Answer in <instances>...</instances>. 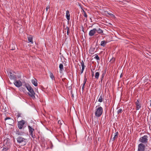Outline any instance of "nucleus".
Listing matches in <instances>:
<instances>
[{"instance_id": "obj_25", "label": "nucleus", "mask_w": 151, "mask_h": 151, "mask_svg": "<svg viewBox=\"0 0 151 151\" xmlns=\"http://www.w3.org/2000/svg\"><path fill=\"white\" fill-rule=\"evenodd\" d=\"M122 112V109H119L117 111V114H119L121 113Z\"/></svg>"}, {"instance_id": "obj_20", "label": "nucleus", "mask_w": 151, "mask_h": 151, "mask_svg": "<svg viewBox=\"0 0 151 151\" xmlns=\"http://www.w3.org/2000/svg\"><path fill=\"white\" fill-rule=\"evenodd\" d=\"M118 132L115 133V134L114 137L112 138V141H114L115 140V139L117 138L118 136Z\"/></svg>"}, {"instance_id": "obj_22", "label": "nucleus", "mask_w": 151, "mask_h": 151, "mask_svg": "<svg viewBox=\"0 0 151 151\" xmlns=\"http://www.w3.org/2000/svg\"><path fill=\"white\" fill-rule=\"evenodd\" d=\"M50 76L52 80H55V78H54V76H53V74L52 73H50Z\"/></svg>"}, {"instance_id": "obj_9", "label": "nucleus", "mask_w": 151, "mask_h": 151, "mask_svg": "<svg viewBox=\"0 0 151 151\" xmlns=\"http://www.w3.org/2000/svg\"><path fill=\"white\" fill-rule=\"evenodd\" d=\"M5 120L6 121V123L9 125H12L14 122L13 119L9 117H6L5 119Z\"/></svg>"}, {"instance_id": "obj_40", "label": "nucleus", "mask_w": 151, "mask_h": 151, "mask_svg": "<svg viewBox=\"0 0 151 151\" xmlns=\"http://www.w3.org/2000/svg\"><path fill=\"white\" fill-rule=\"evenodd\" d=\"M84 78H86V75L85 74L84 75Z\"/></svg>"}, {"instance_id": "obj_30", "label": "nucleus", "mask_w": 151, "mask_h": 151, "mask_svg": "<svg viewBox=\"0 0 151 151\" xmlns=\"http://www.w3.org/2000/svg\"><path fill=\"white\" fill-rule=\"evenodd\" d=\"M50 6H48L46 7V12H47V10H48V9H50Z\"/></svg>"}, {"instance_id": "obj_13", "label": "nucleus", "mask_w": 151, "mask_h": 151, "mask_svg": "<svg viewBox=\"0 0 151 151\" xmlns=\"http://www.w3.org/2000/svg\"><path fill=\"white\" fill-rule=\"evenodd\" d=\"M32 83L35 86H37V83L36 79H32Z\"/></svg>"}, {"instance_id": "obj_21", "label": "nucleus", "mask_w": 151, "mask_h": 151, "mask_svg": "<svg viewBox=\"0 0 151 151\" xmlns=\"http://www.w3.org/2000/svg\"><path fill=\"white\" fill-rule=\"evenodd\" d=\"M100 74L99 72H96L95 73V78L97 79H98L99 76Z\"/></svg>"}, {"instance_id": "obj_11", "label": "nucleus", "mask_w": 151, "mask_h": 151, "mask_svg": "<svg viewBox=\"0 0 151 151\" xmlns=\"http://www.w3.org/2000/svg\"><path fill=\"white\" fill-rule=\"evenodd\" d=\"M96 28L93 29L91 30L89 33V35L90 36H93L96 33Z\"/></svg>"}, {"instance_id": "obj_26", "label": "nucleus", "mask_w": 151, "mask_h": 151, "mask_svg": "<svg viewBox=\"0 0 151 151\" xmlns=\"http://www.w3.org/2000/svg\"><path fill=\"white\" fill-rule=\"evenodd\" d=\"M108 14L112 18L115 17V16L112 14L111 13H108Z\"/></svg>"}, {"instance_id": "obj_16", "label": "nucleus", "mask_w": 151, "mask_h": 151, "mask_svg": "<svg viewBox=\"0 0 151 151\" xmlns=\"http://www.w3.org/2000/svg\"><path fill=\"white\" fill-rule=\"evenodd\" d=\"M70 14L69 13V12L68 10H67L66 12V18L68 20H69L70 19Z\"/></svg>"}, {"instance_id": "obj_10", "label": "nucleus", "mask_w": 151, "mask_h": 151, "mask_svg": "<svg viewBox=\"0 0 151 151\" xmlns=\"http://www.w3.org/2000/svg\"><path fill=\"white\" fill-rule=\"evenodd\" d=\"M14 80V83L16 87H19L22 86V83L20 80H17L16 79Z\"/></svg>"}, {"instance_id": "obj_32", "label": "nucleus", "mask_w": 151, "mask_h": 151, "mask_svg": "<svg viewBox=\"0 0 151 151\" xmlns=\"http://www.w3.org/2000/svg\"><path fill=\"white\" fill-rule=\"evenodd\" d=\"M69 32H70V29H69V28H68V30H67V34L68 35Z\"/></svg>"}, {"instance_id": "obj_33", "label": "nucleus", "mask_w": 151, "mask_h": 151, "mask_svg": "<svg viewBox=\"0 0 151 151\" xmlns=\"http://www.w3.org/2000/svg\"><path fill=\"white\" fill-rule=\"evenodd\" d=\"M84 68H82V69L81 70V74L83 72V71L84 70Z\"/></svg>"}, {"instance_id": "obj_37", "label": "nucleus", "mask_w": 151, "mask_h": 151, "mask_svg": "<svg viewBox=\"0 0 151 151\" xmlns=\"http://www.w3.org/2000/svg\"><path fill=\"white\" fill-rule=\"evenodd\" d=\"M82 31H83L84 32V28L83 26H82Z\"/></svg>"}, {"instance_id": "obj_14", "label": "nucleus", "mask_w": 151, "mask_h": 151, "mask_svg": "<svg viewBox=\"0 0 151 151\" xmlns=\"http://www.w3.org/2000/svg\"><path fill=\"white\" fill-rule=\"evenodd\" d=\"M103 99L104 95L102 94H101L99 97L98 101L99 102H101L103 101Z\"/></svg>"}, {"instance_id": "obj_42", "label": "nucleus", "mask_w": 151, "mask_h": 151, "mask_svg": "<svg viewBox=\"0 0 151 151\" xmlns=\"http://www.w3.org/2000/svg\"><path fill=\"white\" fill-rule=\"evenodd\" d=\"M64 79H64L63 78V79H62V81H64Z\"/></svg>"}, {"instance_id": "obj_1", "label": "nucleus", "mask_w": 151, "mask_h": 151, "mask_svg": "<svg viewBox=\"0 0 151 151\" xmlns=\"http://www.w3.org/2000/svg\"><path fill=\"white\" fill-rule=\"evenodd\" d=\"M26 87L29 91V92L28 93V95L33 99H34L35 98V93L32 87L29 85H26Z\"/></svg>"}, {"instance_id": "obj_15", "label": "nucleus", "mask_w": 151, "mask_h": 151, "mask_svg": "<svg viewBox=\"0 0 151 151\" xmlns=\"http://www.w3.org/2000/svg\"><path fill=\"white\" fill-rule=\"evenodd\" d=\"M97 33L99 34H101L102 35H104L103 34V31L101 29L99 28L98 30L96 29V31Z\"/></svg>"}, {"instance_id": "obj_17", "label": "nucleus", "mask_w": 151, "mask_h": 151, "mask_svg": "<svg viewBox=\"0 0 151 151\" xmlns=\"http://www.w3.org/2000/svg\"><path fill=\"white\" fill-rule=\"evenodd\" d=\"M32 39V37L31 36L30 37H28V40L29 42H31L32 44L33 43Z\"/></svg>"}, {"instance_id": "obj_36", "label": "nucleus", "mask_w": 151, "mask_h": 151, "mask_svg": "<svg viewBox=\"0 0 151 151\" xmlns=\"http://www.w3.org/2000/svg\"><path fill=\"white\" fill-rule=\"evenodd\" d=\"M85 84H83V85L82 86V90L83 91L84 89V86H85Z\"/></svg>"}, {"instance_id": "obj_5", "label": "nucleus", "mask_w": 151, "mask_h": 151, "mask_svg": "<svg viewBox=\"0 0 151 151\" xmlns=\"http://www.w3.org/2000/svg\"><path fill=\"white\" fill-rule=\"evenodd\" d=\"M28 128L29 129V134L33 138H34L35 137V135L34 133L35 131L34 129L30 126H28Z\"/></svg>"}, {"instance_id": "obj_44", "label": "nucleus", "mask_w": 151, "mask_h": 151, "mask_svg": "<svg viewBox=\"0 0 151 151\" xmlns=\"http://www.w3.org/2000/svg\"><path fill=\"white\" fill-rule=\"evenodd\" d=\"M72 96H73V95H72Z\"/></svg>"}, {"instance_id": "obj_39", "label": "nucleus", "mask_w": 151, "mask_h": 151, "mask_svg": "<svg viewBox=\"0 0 151 151\" xmlns=\"http://www.w3.org/2000/svg\"><path fill=\"white\" fill-rule=\"evenodd\" d=\"M68 28H69L68 27H67L66 28H65V29H67L68 30Z\"/></svg>"}, {"instance_id": "obj_6", "label": "nucleus", "mask_w": 151, "mask_h": 151, "mask_svg": "<svg viewBox=\"0 0 151 151\" xmlns=\"http://www.w3.org/2000/svg\"><path fill=\"white\" fill-rule=\"evenodd\" d=\"M12 70H10L9 72V74H8V75H9V77L11 79L15 80L17 78V76L15 74V73L14 72H12Z\"/></svg>"}, {"instance_id": "obj_43", "label": "nucleus", "mask_w": 151, "mask_h": 151, "mask_svg": "<svg viewBox=\"0 0 151 151\" xmlns=\"http://www.w3.org/2000/svg\"><path fill=\"white\" fill-rule=\"evenodd\" d=\"M14 49H12V50H14Z\"/></svg>"}, {"instance_id": "obj_8", "label": "nucleus", "mask_w": 151, "mask_h": 151, "mask_svg": "<svg viewBox=\"0 0 151 151\" xmlns=\"http://www.w3.org/2000/svg\"><path fill=\"white\" fill-rule=\"evenodd\" d=\"M145 146L143 143L139 144L138 146V149L137 151H145Z\"/></svg>"}, {"instance_id": "obj_23", "label": "nucleus", "mask_w": 151, "mask_h": 151, "mask_svg": "<svg viewBox=\"0 0 151 151\" xmlns=\"http://www.w3.org/2000/svg\"><path fill=\"white\" fill-rule=\"evenodd\" d=\"M81 65L82 66V68H85V65H84V63L83 62V60H82V61L81 62Z\"/></svg>"}, {"instance_id": "obj_7", "label": "nucleus", "mask_w": 151, "mask_h": 151, "mask_svg": "<svg viewBox=\"0 0 151 151\" xmlns=\"http://www.w3.org/2000/svg\"><path fill=\"white\" fill-rule=\"evenodd\" d=\"M25 122L24 120H21L18 123V127L19 129H22L23 128L24 125L25 124Z\"/></svg>"}, {"instance_id": "obj_19", "label": "nucleus", "mask_w": 151, "mask_h": 151, "mask_svg": "<svg viewBox=\"0 0 151 151\" xmlns=\"http://www.w3.org/2000/svg\"><path fill=\"white\" fill-rule=\"evenodd\" d=\"M59 68L60 71H63L64 70L63 66V64H60L59 65Z\"/></svg>"}, {"instance_id": "obj_41", "label": "nucleus", "mask_w": 151, "mask_h": 151, "mask_svg": "<svg viewBox=\"0 0 151 151\" xmlns=\"http://www.w3.org/2000/svg\"><path fill=\"white\" fill-rule=\"evenodd\" d=\"M59 122H60V120L58 121V123L59 124Z\"/></svg>"}, {"instance_id": "obj_3", "label": "nucleus", "mask_w": 151, "mask_h": 151, "mask_svg": "<svg viewBox=\"0 0 151 151\" xmlns=\"http://www.w3.org/2000/svg\"><path fill=\"white\" fill-rule=\"evenodd\" d=\"M17 142L19 143H22L23 146L26 145L27 142V139L21 136H19L17 139Z\"/></svg>"}, {"instance_id": "obj_31", "label": "nucleus", "mask_w": 151, "mask_h": 151, "mask_svg": "<svg viewBox=\"0 0 151 151\" xmlns=\"http://www.w3.org/2000/svg\"><path fill=\"white\" fill-rule=\"evenodd\" d=\"M86 81H87V78H85L84 81H83V84H85V83L86 82Z\"/></svg>"}, {"instance_id": "obj_12", "label": "nucleus", "mask_w": 151, "mask_h": 151, "mask_svg": "<svg viewBox=\"0 0 151 151\" xmlns=\"http://www.w3.org/2000/svg\"><path fill=\"white\" fill-rule=\"evenodd\" d=\"M135 104L136 106L137 110H139L141 107V105L138 100H137L136 101Z\"/></svg>"}, {"instance_id": "obj_27", "label": "nucleus", "mask_w": 151, "mask_h": 151, "mask_svg": "<svg viewBox=\"0 0 151 151\" xmlns=\"http://www.w3.org/2000/svg\"><path fill=\"white\" fill-rule=\"evenodd\" d=\"M83 13L84 14L83 15L85 17H86V18H87V14H86V12L84 10H83Z\"/></svg>"}, {"instance_id": "obj_34", "label": "nucleus", "mask_w": 151, "mask_h": 151, "mask_svg": "<svg viewBox=\"0 0 151 151\" xmlns=\"http://www.w3.org/2000/svg\"><path fill=\"white\" fill-rule=\"evenodd\" d=\"M91 71L92 72V77H93V76H94V72L92 70H91Z\"/></svg>"}, {"instance_id": "obj_24", "label": "nucleus", "mask_w": 151, "mask_h": 151, "mask_svg": "<svg viewBox=\"0 0 151 151\" xmlns=\"http://www.w3.org/2000/svg\"><path fill=\"white\" fill-rule=\"evenodd\" d=\"M102 73L101 75V80L102 81L103 79V78L104 76V75L106 73V71L102 72Z\"/></svg>"}, {"instance_id": "obj_4", "label": "nucleus", "mask_w": 151, "mask_h": 151, "mask_svg": "<svg viewBox=\"0 0 151 151\" xmlns=\"http://www.w3.org/2000/svg\"><path fill=\"white\" fill-rule=\"evenodd\" d=\"M147 137V135H144L139 138V141L143 144L146 143L148 141Z\"/></svg>"}, {"instance_id": "obj_18", "label": "nucleus", "mask_w": 151, "mask_h": 151, "mask_svg": "<svg viewBox=\"0 0 151 151\" xmlns=\"http://www.w3.org/2000/svg\"><path fill=\"white\" fill-rule=\"evenodd\" d=\"M107 43V41L104 40L101 42V45L103 47H104Z\"/></svg>"}, {"instance_id": "obj_2", "label": "nucleus", "mask_w": 151, "mask_h": 151, "mask_svg": "<svg viewBox=\"0 0 151 151\" xmlns=\"http://www.w3.org/2000/svg\"><path fill=\"white\" fill-rule=\"evenodd\" d=\"M96 108L95 112V116L97 117H99L102 114L103 109L101 107L98 106H96Z\"/></svg>"}, {"instance_id": "obj_35", "label": "nucleus", "mask_w": 151, "mask_h": 151, "mask_svg": "<svg viewBox=\"0 0 151 151\" xmlns=\"http://www.w3.org/2000/svg\"><path fill=\"white\" fill-rule=\"evenodd\" d=\"M21 116V114L18 113L17 115V116L18 117V118H19V117H20Z\"/></svg>"}, {"instance_id": "obj_45", "label": "nucleus", "mask_w": 151, "mask_h": 151, "mask_svg": "<svg viewBox=\"0 0 151 151\" xmlns=\"http://www.w3.org/2000/svg\"><path fill=\"white\" fill-rule=\"evenodd\" d=\"M150 106H151V103H150Z\"/></svg>"}, {"instance_id": "obj_28", "label": "nucleus", "mask_w": 151, "mask_h": 151, "mask_svg": "<svg viewBox=\"0 0 151 151\" xmlns=\"http://www.w3.org/2000/svg\"><path fill=\"white\" fill-rule=\"evenodd\" d=\"M23 133H22V132H20L19 131H17V132L16 133V134L18 135H22L23 134Z\"/></svg>"}, {"instance_id": "obj_38", "label": "nucleus", "mask_w": 151, "mask_h": 151, "mask_svg": "<svg viewBox=\"0 0 151 151\" xmlns=\"http://www.w3.org/2000/svg\"><path fill=\"white\" fill-rule=\"evenodd\" d=\"M113 60V61H114L115 60V58H112V60H111V61Z\"/></svg>"}, {"instance_id": "obj_29", "label": "nucleus", "mask_w": 151, "mask_h": 151, "mask_svg": "<svg viewBox=\"0 0 151 151\" xmlns=\"http://www.w3.org/2000/svg\"><path fill=\"white\" fill-rule=\"evenodd\" d=\"M94 58L96 59V60H100V59L99 58V57L98 56V55L96 54L95 55V56L94 57Z\"/></svg>"}]
</instances>
